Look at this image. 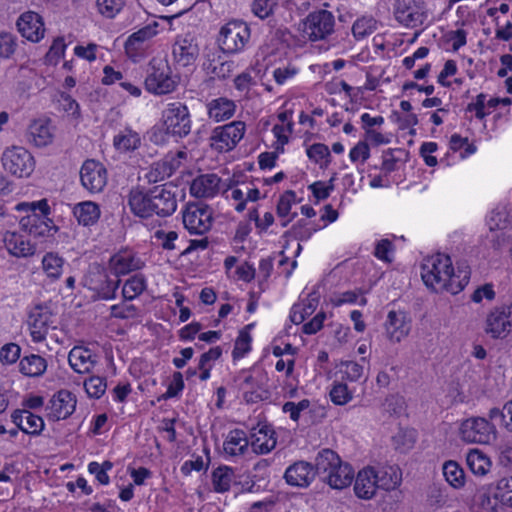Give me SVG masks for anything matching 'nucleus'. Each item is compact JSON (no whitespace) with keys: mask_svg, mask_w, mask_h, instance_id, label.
I'll return each instance as SVG.
<instances>
[{"mask_svg":"<svg viewBox=\"0 0 512 512\" xmlns=\"http://www.w3.org/2000/svg\"><path fill=\"white\" fill-rule=\"evenodd\" d=\"M4 169L18 178L29 177L35 169V160L32 154L20 146L7 148L2 154Z\"/></svg>","mask_w":512,"mask_h":512,"instance_id":"nucleus-4","label":"nucleus"},{"mask_svg":"<svg viewBox=\"0 0 512 512\" xmlns=\"http://www.w3.org/2000/svg\"><path fill=\"white\" fill-rule=\"evenodd\" d=\"M340 457L331 449H323L318 453L315 459V475L321 476L322 480L331 471H334L336 465L341 463Z\"/></svg>","mask_w":512,"mask_h":512,"instance_id":"nucleus-32","label":"nucleus"},{"mask_svg":"<svg viewBox=\"0 0 512 512\" xmlns=\"http://www.w3.org/2000/svg\"><path fill=\"white\" fill-rule=\"evenodd\" d=\"M461 437L470 443L488 444L496 438V428L486 418L472 417L462 422Z\"/></svg>","mask_w":512,"mask_h":512,"instance_id":"nucleus-6","label":"nucleus"},{"mask_svg":"<svg viewBox=\"0 0 512 512\" xmlns=\"http://www.w3.org/2000/svg\"><path fill=\"white\" fill-rule=\"evenodd\" d=\"M244 132L245 123L242 121H234L217 127L214 129L211 137L213 141L212 146H215L220 151H229L243 138Z\"/></svg>","mask_w":512,"mask_h":512,"instance_id":"nucleus-9","label":"nucleus"},{"mask_svg":"<svg viewBox=\"0 0 512 512\" xmlns=\"http://www.w3.org/2000/svg\"><path fill=\"white\" fill-rule=\"evenodd\" d=\"M334 178L329 180V184L326 185L322 181H316L309 186L313 196L318 200H325L330 196L331 191L334 189L333 185Z\"/></svg>","mask_w":512,"mask_h":512,"instance_id":"nucleus-56","label":"nucleus"},{"mask_svg":"<svg viewBox=\"0 0 512 512\" xmlns=\"http://www.w3.org/2000/svg\"><path fill=\"white\" fill-rule=\"evenodd\" d=\"M334 471H331L324 478L326 482L333 489H344L348 487L354 478V471L350 464L341 462L335 466Z\"/></svg>","mask_w":512,"mask_h":512,"instance_id":"nucleus-28","label":"nucleus"},{"mask_svg":"<svg viewBox=\"0 0 512 512\" xmlns=\"http://www.w3.org/2000/svg\"><path fill=\"white\" fill-rule=\"evenodd\" d=\"M76 397L69 390H60L52 396L46 409L47 418L51 421H59L70 417L76 408Z\"/></svg>","mask_w":512,"mask_h":512,"instance_id":"nucleus-11","label":"nucleus"},{"mask_svg":"<svg viewBox=\"0 0 512 512\" xmlns=\"http://www.w3.org/2000/svg\"><path fill=\"white\" fill-rule=\"evenodd\" d=\"M123 5V0H97L98 11L107 18H113Z\"/></svg>","mask_w":512,"mask_h":512,"instance_id":"nucleus-52","label":"nucleus"},{"mask_svg":"<svg viewBox=\"0 0 512 512\" xmlns=\"http://www.w3.org/2000/svg\"><path fill=\"white\" fill-rule=\"evenodd\" d=\"M120 280L118 278H107L98 290V296L101 299L109 300L115 297L116 290L119 286Z\"/></svg>","mask_w":512,"mask_h":512,"instance_id":"nucleus-60","label":"nucleus"},{"mask_svg":"<svg viewBox=\"0 0 512 512\" xmlns=\"http://www.w3.org/2000/svg\"><path fill=\"white\" fill-rule=\"evenodd\" d=\"M20 354H21V348L18 344H16V343L5 344L0 349V361L3 364H13L20 358Z\"/></svg>","mask_w":512,"mask_h":512,"instance_id":"nucleus-54","label":"nucleus"},{"mask_svg":"<svg viewBox=\"0 0 512 512\" xmlns=\"http://www.w3.org/2000/svg\"><path fill=\"white\" fill-rule=\"evenodd\" d=\"M163 126L168 134L187 136L191 130L188 108L179 102L170 104L163 112Z\"/></svg>","mask_w":512,"mask_h":512,"instance_id":"nucleus-7","label":"nucleus"},{"mask_svg":"<svg viewBox=\"0 0 512 512\" xmlns=\"http://www.w3.org/2000/svg\"><path fill=\"white\" fill-rule=\"evenodd\" d=\"M106 380L99 376H91L84 382L87 394L93 398H100L106 391Z\"/></svg>","mask_w":512,"mask_h":512,"instance_id":"nucleus-48","label":"nucleus"},{"mask_svg":"<svg viewBox=\"0 0 512 512\" xmlns=\"http://www.w3.org/2000/svg\"><path fill=\"white\" fill-rule=\"evenodd\" d=\"M248 446L249 439L241 429L231 430L223 443L225 453L230 456L243 455L247 451Z\"/></svg>","mask_w":512,"mask_h":512,"instance_id":"nucleus-31","label":"nucleus"},{"mask_svg":"<svg viewBox=\"0 0 512 512\" xmlns=\"http://www.w3.org/2000/svg\"><path fill=\"white\" fill-rule=\"evenodd\" d=\"M234 478V471L228 466H220L212 473L214 490L218 493L227 492Z\"/></svg>","mask_w":512,"mask_h":512,"instance_id":"nucleus-39","label":"nucleus"},{"mask_svg":"<svg viewBox=\"0 0 512 512\" xmlns=\"http://www.w3.org/2000/svg\"><path fill=\"white\" fill-rule=\"evenodd\" d=\"M274 431L267 426L261 427L257 432L251 434L249 444L256 454H266L276 446Z\"/></svg>","mask_w":512,"mask_h":512,"instance_id":"nucleus-29","label":"nucleus"},{"mask_svg":"<svg viewBox=\"0 0 512 512\" xmlns=\"http://www.w3.org/2000/svg\"><path fill=\"white\" fill-rule=\"evenodd\" d=\"M317 304L314 303V300L309 301L307 305H293L290 313V320L292 323L298 325L301 324L307 316L311 315L315 310Z\"/></svg>","mask_w":512,"mask_h":512,"instance_id":"nucleus-50","label":"nucleus"},{"mask_svg":"<svg viewBox=\"0 0 512 512\" xmlns=\"http://www.w3.org/2000/svg\"><path fill=\"white\" fill-rule=\"evenodd\" d=\"M29 141L37 147H45L52 142L53 134L44 120L33 121L28 128Z\"/></svg>","mask_w":512,"mask_h":512,"instance_id":"nucleus-35","label":"nucleus"},{"mask_svg":"<svg viewBox=\"0 0 512 512\" xmlns=\"http://www.w3.org/2000/svg\"><path fill=\"white\" fill-rule=\"evenodd\" d=\"M183 224L191 234H204L212 226V212L206 205L189 203L183 212Z\"/></svg>","mask_w":512,"mask_h":512,"instance_id":"nucleus-8","label":"nucleus"},{"mask_svg":"<svg viewBox=\"0 0 512 512\" xmlns=\"http://www.w3.org/2000/svg\"><path fill=\"white\" fill-rule=\"evenodd\" d=\"M140 145V138L137 133L126 130L125 133L114 137V146L119 151L135 150Z\"/></svg>","mask_w":512,"mask_h":512,"instance_id":"nucleus-43","label":"nucleus"},{"mask_svg":"<svg viewBox=\"0 0 512 512\" xmlns=\"http://www.w3.org/2000/svg\"><path fill=\"white\" fill-rule=\"evenodd\" d=\"M394 16L399 23L407 27L421 25L425 19L423 7L415 0H395Z\"/></svg>","mask_w":512,"mask_h":512,"instance_id":"nucleus-13","label":"nucleus"},{"mask_svg":"<svg viewBox=\"0 0 512 512\" xmlns=\"http://www.w3.org/2000/svg\"><path fill=\"white\" fill-rule=\"evenodd\" d=\"M21 228L35 238L53 236L58 228L51 219H44L37 214H29L20 220Z\"/></svg>","mask_w":512,"mask_h":512,"instance_id":"nucleus-20","label":"nucleus"},{"mask_svg":"<svg viewBox=\"0 0 512 512\" xmlns=\"http://www.w3.org/2000/svg\"><path fill=\"white\" fill-rule=\"evenodd\" d=\"M235 104L232 100L218 98L209 104V117L217 122L231 118L235 112Z\"/></svg>","mask_w":512,"mask_h":512,"instance_id":"nucleus-37","label":"nucleus"},{"mask_svg":"<svg viewBox=\"0 0 512 512\" xmlns=\"http://www.w3.org/2000/svg\"><path fill=\"white\" fill-rule=\"evenodd\" d=\"M377 29V21L373 17H362L355 21L352 33L356 39H363Z\"/></svg>","mask_w":512,"mask_h":512,"instance_id":"nucleus-45","label":"nucleus"},{"mask_svg":"<svg viewBox=\"0 0 512 512\" xmlns=\"http://www.w3.org/2000/svg\"><path fill=\"white\" fill-rule=\"evenodd\" d=\"M128 205L132 213L138 217L149 218L156 215L152 188L146 192L140 189H132L128 195Z\"/></svg>","mask_w":512,"mask_h":512,"instance_id":"nucleus-17","label":"nucleus"},{"mask_svg":"<svg viewBox=\"0 0 512 512\" xmlns=\"http://www.w3.org/2000/svg\"><path fill=\"white\" fill-rule=\"evenodd\" d=\"M295 192L292 190L286 191L279 199L277 204V215L285 217L289 214L292 206V201L295 199Z\"/></svg>","mask_w":512,"mask_h":512,"instance_id":"nucleus-62","label":"nucleus"},{"mask_svg":"<svg viewBox=\"0 0 512 512\" xmlns=\"http://www.w3.org/2000/svg\"><path fill=\"white\" fill-rule=\"evenodd\" d=\"M46 369V359L37 354L26 355L19 362V371L28 377H39Z\"/></svg>","mask_w":512,"mask_h":512,"instance_id":"nucleus-36","label":"nucleus"},{"mask_svg":"<svg viewBox=\"0 0 512 512\" xmlns=\"http://www.w3.org/2000/svg\"><path fill=\"white\" fill-rule=\"evenodd\" d=\"M378 489L373 467H366L357 474L354 491L358 498L369 500L373 498Z\"/></svg>","mask_w":512,"mask_h":512,"instance_id":"nucleus-22","label":"nucleus"},{"mask_svg":"<svg viewBox=\"0 0 512 512\" xmlns=\"http://www.w3.org/2000/svg\"><path fill=\"white\" fill-rule=\"evenodd\" d=\"M452 261L448 255L437 254L422 265V279L427 287L439 292V285L452 272Z\"/></svg>","mask_w":512,"mask_h":512,"instance_id":"nucleus-5","label":"nucleus"},{"mask_svg":"<svg viewBox=\"0 0 512 512\" xmlns=\"http://www.w3.org/2000/svg\"><path fill=\"white\" fill-rule=\"evenodd\" d=\"M234 381H240L239 388L241 390H252L262 386V384L251 374L250 371L242 370L234 378Z\"/></svg>","mask_w":512,"mask_h":512,"instance_id":"nucleus-58","label":"nucleus"},{"mask_svg":"<svg viewBox=\"0 0 512 512\" xmlns=\"http://www.w3.org/2000/svg\"><path fill=\"white\" fill-rule=\"evenodd\" d=\"M375 478L378 489L390 491L396 489L401 483V472L395 466H383L379 469L374 468Z\"/></svg>","mask_w":512,"mask_h":512,"instance_id":"nucleus-30","label":"nucleus"},{"mask_svg":"<svg viewBox=\"0 0 512 512\" xmlns=\"http://www.w3.org/2000/svg\"><path fill=\"white\" fill-rule=\"evenodd\" d=\"M184 388L183 375L180 372L173 373V379L167 388V391L162 394L158 400H167L176 397Z\"/></svg>","mask_w":512,"mask_h":512,"instance_id":"nucleus-55","label":"nucleus"},{"mask_svg":"<svg viewBox=\"0 0 512 512\" xmlns=\"http://www.w3.org/2000/svg\"><path fill=\"white\" fill-rule=\"evenodd\" d=\"M494 498L501 504L512 507V477L502 478L498 481Z\"/></svg>","mask_w":512,"mask_h":512,"instance_id":"nucleus-47","label":"nucleus"},{"mask_svg":"<svg viewBox=\"0 0 512 512\" xmlns=\"http://www.w3.org/2000/svg\"><path fill=\"white\" fill-rule=\"evenodd\" d=\"M386 333L392 342H400L411 329V320L403 311H390L385 323Z\"/></svg>","mask_w":512,"mask_h":512,"instance_id":"nucleus-18","label":"nucleus"},{"mask_svg":"<svg viewBox=\"0 0 512 512\" xmlns=\"http://www.w3.org/2000/svg\"><path fill=\"white\" fill-rule=\"evenodd\" d=\"M16 48V39L15 37L8 32L0 33V57L8 58L10 57Z\"/></svg>","mask_w":512,"mask_h":512,"instance_id":"nucleus-57","label":"nucleus"},{"mask_svg":"<svg viewBox=\"0 0 512 512\" xmlns=\"http://www.w3.org/2000/svg\"><path fill=\"white\" fill-rule=\"evenodd\" d=\"M156 34L155 28L151 27L150 25L145 26L138 30L137 32H134L132 35L129 36L125 43V49L127 51L130 50H137L144 41L152 38Z\"/></svg>","mask_w":512,"mask_h":512,"instance_id":"nucleus-46","label":"nucleus"},{"mask_svg":"<svg viewBox=\"0 0 512 512\" xmlns=\"http://www.w3.org/2000/svg\"><path fill=\"white\" fill-rule=\"evenodd\" d=\"M11 418L19 430L32 436L40 435L45 427L44 420L27 409L15 410Z\"/></svg>","mask_w":512,"mask_h":512,"instance_id":"nucleus-21","label":"nucleus"},{"mask_svg":"<svg viewBox=\"0 0 512 512\" xmlns=\"http://www.w3.org/2000/svg\"><path fill=\"white\" fill-rule=\"evenodd\" d=\"M71 368L77 373H89L97 363L96 355L88 348L75 346L68 355Z\"/></svg>","mask_w":512,"mask_h":512,"instance_id":"nucleus-23","label":"nucleus"},{"mask_svg":"<svg viewBox=\"0 0 512 512\" xmlns=\"http://www.w3.org/2000/svg\"><path fill=\"white\" fill-rule=\"evenodd\" d=\"M383 409L390 416H400L405 411V400L399 395H390L386 397L383 403Z\"/></svg>","mask_w":512,"mask_h":512,"instance_id":"nucleus-49","label":"nucleus"},{"mask_svg":"<svg viewBox=\"0 0 512 512\" xmlns=\"http://www.w3.org/2000/svg\"><path fill=\"white\" fill-rule=\"evenodd\" d=\"M16 25L20 34L32 42H38L45 32L41 16L33 11L23 13Z\"/></svg>","mask_w":512,"mask_h":512,"instance_id":"nucleus-16","label":"nucleus"},{"mask_svg":"<svg viewBox=\"0 0 512 512\" xmlns=\"http://www.w3.org/2000/svg\"><path fill=\"white\" fill-rule=\"evenodd\" d=\"M220 178L216 174L200 175L192 181L190 192L198 198L213 197L219 189Z\"/></svg>","mask_w":512,"mask_h":512,"instance_id":"nucleus-26","label":"nucleus"},{"mask_svg":"<svg viewBox=\"0 0 512 512\" xmlns=\"http://www.w3.org/2000/svg\"><path fill=\"white\" fill-rule=\"evenodd\" d=\"M307 156L309 159L318 163L322 159L330 157V151L325 144L315 143L307 149Z\"/></svg>","mask_w":512,"mask_h":512,"instance_id":"nucleus-64","label":"nucleus"},{"mask_svg":"<svg viewBox=\"0 0 512 512\" xmlns=\"http://www.w3.org/2000/svg\"><path fill=\"white\" fill-rule=\"evenodd\" d=\"M73 214L79 224H82L83 226H91L98 221L100 217V208L92 201H85L74 206Z\"/></svg>","mask_w":512,"mask_h":512,"instance_id":"nucleus-33","label":"nucleus"},{"mask_svg":"<svg viewBox=\"0 0 512 512\" xmlns=\"http://www.w3.org/2000/svg\"><path fill=\"white\" fill-rule=\"evenodd\" d=\"M146 288V281L143 275H134L128 279L122 289V295L126 300H133Z\"/></svg>","mask_w":512,"mask_h":512,"instance_id":"nucleus-42","label":"nucleus"},{"mask_svg":"<svg viewBox=\"0 0 512 512\" xmlns=\"http://www.w3.org/2000/svg\"><path fill=\"white\" fill-rule=\"evenodd\" d=\"M284 478L291 486L308 487L315 478L314 467L309 462L297 461L286 469Z\"/></svg>","mask_w":512,"mask_h":512,"instance_id":"nucleus-19","label":"nucleus"},{"mask_svg":"<svg viewBox=\"0 0 512 512\" xmlns=\"http://www.w3.org/2000/svg\"><path fill=\"white\" fill-rule=\"evenodd\" d=\"M393 251V244L389 239L380 240L375 247L374 255L387 263L392 262L390 253Z\"/></svg>","mask_w":512,"mask_h":512,"instance_id":"nucleus-61","label":"nucleus"},{"mask_svg":"<svg viewBox=\"0 0 512 512\" xmlns=\"http://www.w3.org/2000/svg\"><path fill=\"white\" fill-rule=\"evenodd\" d=\"M140 267V261L135 259L134 255L128 251H121L113 255L109 261L110 271L115 278L140 269Z\"/></svg>","mask_w":512,"mask_h":512,"instance_id":"nucleus-25","label":"nucleus"},{"mask_svg":"<svg viewBox=\"0 0 512 512\" xmlns=\"http://www.w3.org/2000/svg\"><path fill=\"white\" fill-rule=\"evenodd\" d=\"M173 57L176 63L180 66L187 67L196 61L199 48L192 39H178L173 45Z\"/></svg>","mask_w":512,"mask_h":512,"instance_id":"nucleus-24","label":"nucleus"},{"mask_svg":"<svg viewBox=\"0 0 512 512\" xmlns=\"http://www.w3.org/2000/svg\"><path fill=\"white\" fill-rule=\"evenodd\" d=\"M512 326V304L495 308L487 316L486 333L492 338H505Z\"/></svg>","mask_w":512,"mask_h":512,"instance_id":"nucleus-10","label":"nucleus"},{"mask_svg":"<svg viewBox=\"0 0 512 512\" xmlns=\"http://www.w3.org/2000/svg\"><path fill=\"white\" fill-rule=\"evenodd\" d=\"M470 280V269L468 266H458L457 273L452 272L439 285V291H448L452 294L461 292Z\"/></svg>","mask_w":512,"mask_h":512,"instance_id":"nucleus-27","label":"nucleus"},{"mask_svg":"<svg viewBox=\"0 0 512 512\" xmlns=\"http://www.w3.org/2000/svg\"><path fill=\"white\" fill-rule=\"evenodd\" d=\"M466 462L472 473L479 476L485 475L491 466L489 458L477 449L469 451Z\"/></svg>","mask_w":512,"mask_h":512,"instance_id":"nucleus-38","label":"nucleus"},{"mask_svg":"<svg viewBox=\"0 0 512 512\" xmlns=\"http://www.w3.org/2000/svg\"><path fill=\"white\" fill-rule=\"evenodd\" d=\"M251 336L246 331H241L237 337L232 351L233 359L242 358L246 353L250 351Z\"/></svg>","mask_w":512,"mask_h":512,"instance_id":"nucleus-53","label":"nucleus"},{"mask_svg":"<svg viewBox=\"0 0 512 512\" xmlns=\"http://www.w3.org/2000/svg\"><path fill=\"white\" fill-rule=\"evenodd\" d=\"M335 20L333 14L328 10L311 12L299 24V30L307 36L310 41L325 39L334 31Z\"/></svg>","mask_w":512,"mask_h":512,"instance_id":"nucleus-3","label":"nucleus"},{"mask_svg":"<svg viewBox=\"0 0 512 512\" xmlns=\"http://www.w3.org/2000/svg\"><path fill=\"white\" fill-rule=\"evenodd\" d=\"M443 474L446 481L454 488H461L465 484V473L455 461H447L443 465Z\"/></svg>","mask_w":512,"mask_h":512,"instance_id":"nucleus-41","label":"nucleus"},{"mask_svg":"<svg viewBox=\"0 0 512 512\" xmlns=\"http://www.w3.org/2000/svg\"><path fill=\"white\" fill-rule=\"evenodd\" d=\"M233 67L234 63L232 61H223L210 63L208 68L214 76L220 79H226L232 74Z\"/></svg>","mask_w":512,"mask_h":512,"instance_id":"nucleus-59","label":"nucleus"},{"mask_svg":"<svg viewBox=\"0 0 512 512\" xmlns=\"http://www.w3.org/2000/svg\"><path fill=\"white\" fill-rule=\"evenodd\" d=\"M176 84L166 61L153 58L149 62L148 75L145 79V87L149 92L158 95L168 94L176 88Z\"/></svg>","mask_w":512,"mask_h":512,"instance_id":"nucleus-2","label":"nucleus"},{"mask_svg":"<svg viewBox=\"0 0 512 512\" xmlns=\"http://www.w3.org/2000/svg\"><path fill=\"white\" fill-rule=\"evenodd\" d=\"M179 166V162L175 159L172 161H164L156 163L152 166L151 170L147 173L146 178L149 183H156L163 180L166 176L172 175L173 171Z\"/></svg>","mask_w":512,"mask_h":512,"instance_id":"nucleus-40","label":"nucleus"},{"mask_svg":"<svg viewBox=\"0 0 512 512\" xmlns=\"http://www.w3.org/2000/svg\"><path fill=\"white\" fill-rule=\"evenodd\" d=\"M251 36L248 24L241 20H231L221 27L217 42L220 49L229 54L244 49Z\"/></svg>","mask_w":512,"mask_h":512,"instance_id":"nucleus-1","label":"nucleus"},{"mask_svg":"<svg viewBox=\"0 0 512 512\" xmlns=\"http://www.w3.org/2000/svg\"><path fill=\"white\" fill-rule=\"evenodd\" d=\"M63 263L64 260L54 253H47L42 260L43 270L52 279L60 277Z\"/></svg>","mask_w":512,"mask_h":512,"instance_id":"nucleus-44","label":"nucleus"},{"mask_svg":"<svg viewBox=\"0 0 512 512\" xmlns=\"http://www.w3.org/2000/svg\"><path fill=\"white\" fill-rule=\"evenodd\" d=\"M152 198L159 217H167L172 215L177 208L175 187L163 184L152 188Z\"/></svg>","mask_w":512,"mask_h":512,"instance_id":"nucleus-15","label":"nucleus"},{"mask_svg":"<svg viewBox=\"0 0 512 512\" xmlns=\"http://www.w3.org/2000/svg\"><path fill=\"white\" fill-rule=\"evenodd\" d=\"M52 314L48 307L42 305L34 306L28 316V326L34 342H42L48 334Z\"/></svg>","mask_w":512,"mask_h":512,"instance_id":"nucleus-14","label":"nucleus"},{"mask_svg":"<svg viewBox=\"0 0 512 512\" xmlns=\"http://www.w3.org/2000/svg\"><path fill=\"white\" fill-rule=\"evenodd\" d=\"M82 185L90 192H100L107 183L106 168L95 160H86L80 170Z\"/></svg>","mask_w":512,"mask_h":512,"instance_id":"nucleus-12","label":"nucleus"},{"mask_svg":"<svg viewBox=\"0 0 512 512\" xmlns=\"http://www.w3.org/2000/svg\"><path fill=\"white\" fill-rule=\"evenodd\" d=\"M330 398L336 405H345L352 399V393L346 384L337 383L330 391Z\"/></svg>","mask_w":512,"mask_h":512,"instance_id":"nucleus-51","label":"nucleus"},{"mask_svg":"<svg viewBox=\"0 0 512 512\" xmlns=\"http://www.w3.org/2000/svg\"><path fill=\"white\" fill-rule=\"evenodd\" d=\"M4 242L9 253L16 257L31 256L35 252L34 245L17 233L6 234Z\"/></svg>","mask_w":512,"mask_h":512,"instance_id":"nucleus-34","label":"nucleus"},{"mask_svg":"<svg viewBox=\"0 0 512 512\" xmlns=\"http://www.w3.org/2000/svg\"><path fill=\"white\" fill-rule=\"evenodd\" d=\"M154 237L161 242V247L165 250L175 249V241L178 237L175 231L165 232L164 230H157Z\"/></svg>","mask_w":512,"mask_h":512,"instance_id":"nucleus-63","label":"nucleus"}]
</instances>
